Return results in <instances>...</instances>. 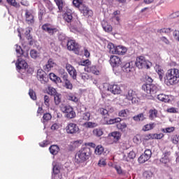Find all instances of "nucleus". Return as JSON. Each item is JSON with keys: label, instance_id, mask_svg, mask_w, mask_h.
Returning <instances> with one entry per match:
<instances>
[{"label": "nucleus", "instance_id": "obj_41", "mask_svg": "<svg viewBox=\"0 0 179 179\" xmlns=\"http://www.w3.org/2000/svg\"><path fill=\"white\" fill-rule=\"evenodd\" d=\"M83 13L84 16H87L89 17V16H92L93 15V11L87 7H84Z\"/></svg>", "mask_w": 179, "mask_h": 179}, {"label": "nucleus", "instance_id": "obj_24", "mask_svg": "<svg viewBox=\"0 0 179 179\" xmlns=\"http://www.w3.org/2000/svg\"><path fill=\"white\" fill-rule=\"evenodd\" d=\"M42 29L45 31H48V33H49V34H54V33H57V29L52 28V27H50V25H48L47 24L43 25L42 26Z\"/></svg>", "mask_w": 179, "mask_h": 179}, {"label": "nucleus", "instance_id": "obj_6", "mask_svg": "<svg viewBox=\"0 0 179 179\" xmlns=\"http://www.w3.org/2000/svg\"><path fill=\"white\" fill-rule=\"evenodd\" d=\"M80 129L79 127H78L77 124L75 123H69L66 127V134H69L70 135H75V134H79Z\"/></svg>", "mask_w": 179, "mask_h": 179}, {"label": "nucleus", "instance_id": "obj_16", "mask_svg": "<svg viewBox=\"0 0 179 179\" xmlns=\"http://www.w3.org/2000/svg\"><path fill=\"white\" fill-rule=\"evenodd\" d=\"M46 74L43 69H38L37 71V78L40 80L41 83H47Z\"/></svg>", "mask_w": 179, "mask_h": 179}, {"label": "nucleus", "instance_id": "obj_34", "mask_svg": "<svg viewBox=\"0 0 179 179\" xmlns=\"http://www.w3.org/2000/svg\"><path fill=\"white\" fill-rule=\"evenodd\" d=\"M67 99L70 100V101H73V103H78V101H79V98L76 96V94H68Z\"/></svg>", "mask_w": 179, "mask_h": 179}, {"label": "nucleus", "instance_id": "obj_37", "mask_svg": "<svg viewBox=\"0 0 179 179\" xmlns=\"http://www.w3.org/2000/svg\"><path fill=\"white\" fill-rule=\"evenodd\" d=\"M155 127H156L155 123L147 124L143 127L142 131H150L151 129H153Z\"/></svg>", "mask_w": 179, "mask_h": 179}, {"label": "nucleus", "instance_id": "obj_60", "mask_svg": "<svg viewBox=\"0 0 179 179\" xmlns=\"http://www.w3.org/2000/svg\"><path fill=\"white\" fill-rule=\"evenodd\" d=\"M173 131H174V127H168V128H166V129H163V131L166 132V134L170 133V132H173Z\"/></svg>", "mask_w": 179, "mask_h": 179}, {"label": "nucleus", "instance_id": "obj_9", "mask_svg": "<svg viewBox=\"0 0 179 179\" xmlns=\"http://www.w3.org/2000/svg\"><path fill=\"white\" fill-rule=\"evenodd\" d=\"M67 48L69 50V51H73L75 54L77 55H79V52L80 51V46L73 40H70L68 41Z\"/></svg>", "mask_w": 179, "mask_h": 179}, {"label": "nucleus", "instance_id": "obj_50", "mask_svg": "<svg viewBox=\"0 0 179 179\" xmlns=\"http://www.w3.org/2000/svg\"><path fill=\"white\" fill-rule=\"evenodd\" d=\"M30 31H31V28H27L25 29V36L27 40H31V36H30Z\"/></svg>", "mask_w": 179, "mask_h": 179}, {"label": "nucleus", "instance_id": "obj_26", "mask_svg": "<svg viewBox=\"0 0 179 179\" xmlns=\"http://www.w3.org/2000/svg\"><path fill=\"white\" fill-rule=\"evenodd\" d=\"M73 19V17L72 16V11L71 10L66 11L64 15V20L65 22H67V23H71Z\"/></svg>", "mask_w": 179, "mask_h": 179}, {"label": "nucleus", "instance_id": "obj_51", "mask_svg": "<svg viewBox=\"0 0 179 179\" xmlns=\"http://www.w3.org/2000/svg\"><path fill=\"white\" fill-rule=\"evenodd\" d=\"M91 64L92 63L89 59H86V60L81 61L79 63V65H81V66H89L90 65H91Z\"/></svg>", "mask_w": 179, "mask_h": 179}, {"label": "nucleus", "instance_id": "obj_8", "mask_svg": "<svg viewBox=\"0 0 179 179\" xmlns=\"http://www.w3.org/2000/svg\"><path fill=\"white\" fill-rule=\"evenodd\" d=\"M143 90L147 92L148 94H156L157 92V87L153 84H144L142 86Z\"/></svg>", "mask_w": 179, "mask_h": 179}, {"label": "nucleus", "instance_id": "obj_35", "mask_svg": "<svg viewBox=\"0 0 179 179\" xmlns=\"http://www.w3.org/2000/svg\"><path fill=\"white\" fill-rule=\"evenodd\" d=\"M92 134L94 136L99 138V136H102L104 132L103 131V129L96 128L92 131Z\"/></svg>", "mask_w": 179, "mask_h": 179}, {"label": "nucleus", "instance_id": "obj_39", "mask_svg": "<svg viewBox=\"0 0 179 179\" xmlns=\"http://www.w3.org/2000/svg\"><path fill=\"white\" fill-rule=\"evenodd\" d=\"M133 120L137 122L144 121L145 120H146V117H145V115H143V113H140L136 116H134Z\"/></svg>", "mask_w": 179, "mask_h": 179}, {"label": "nucleus", "instance_id": "obj_23", "mask_svg": "<svg viewBox=\"0 0 179 179\" xmlns=\"http://www.w3.org/2000/svg\"><path fill=\"white\" fill-rule=\"evenodd\" d=\"M15 51L17 52V57L19 58L20 57H24L25 58L29 57V53H23V50L18 45H15Z\"/></svg>", "mask_w": 179, "mask_h": 179}, {"label": "nucleus", "instance_id": "obj_38", "mask_svg": "<svg viewBox=\"0 0 179 179\" xmlns=\"http://www.w3.org/2000/svg\"><path fill=\"white\" fill-rule=\"evenodd\" d=\"M54 96V101L55 103L56 104V106H59V104L61 103V100L62 99V95H61V94L57 93Z\"/></svg>", "mask_w": 179, "mask_h": 179}, {"label": "nucleus", "instance_id": "obj_62", "mask_svg": "<svg viewBox=\"0 0 179 179\" xmlns=\"http://www.w3.org/2000/svg\"><path fill=\"white\" fill-rule=\"evenodd\" d=\"M73 3L76 6H80V3H82V0H73Z\"/></svg>", "mask_w": 179, "mask_h": 179}, {"label": "nucleus", "instance_id": "obj_57", "mask_svg": "<svg viewBox=\"0 0 179 179\" xmlns=\"http://www.w3.org/2000/svg\"><path fill=\"white\" fill-rule=\"evenodd\" d=\"M51 118H52V116H51V114L50 113H45L43 115V121H50Z\"/></svg>", "mask_w": 179, "mask_h": 179}, {"label": "nucleus", "instance_id": "obj_61", "mask_svg": "<svg viewBox=\"0 0 179 179\" xmlns=\"http://www.w3.org/2000/svg\"><path fill=\"white\" fill-rule=\"evenodd\" d=\"M99 111L102 115H107V114H108V110L103 108H100Z\"/></svg>", "mask_w": 179, "mask_h": 179}, {"label": "nucleus", "instance_id": "obj_56", "mask_svg": "<svg viewBox=\"0 0 179 179\" xmlns=\"http://www.w3.org/2000/svg\"><path fill=\"white\" fill-rule=\"evenodd\" d=\"M83 120H85V121H89V120H90V113L87 112L83 113Z\"/></svg>", "mask_w": 179, "mask_h": 179}, {"label": "nucleus", "instance_id": "obj_45", "mask_svg": "<svg viewBox=\"0 0 179 179\" xmlns=\"http://www.w3.org/2000/svg\"><path fill=\"white\" fill-rule=\"evenodd\" d=\"M47 92L49 94H50V96H55V94H58V92H57V90H55V88H54L51 86L48 87Z\"/></svg>", "mask_w": 179, "mask_h": 179}, {"label": "nucleus", "instance_id": "obj_33", "mask_svg": "<svg viewBox=\"0 0 179 179\" xmlns=\"http://www.w3.org/2000/svg\"><path fill=\"white\" fill-rule=\"evenodd\" d=\"M164 135L163 134H153L147 136L146 139H162Z\"/></svg>", "mask_w": 179, "mask_h": 179}, {"label": "nucleus", "instance_id": "obj_59", "mask_svg": "<svg viewBox=\"0 0 179 179\" xmlns=\"http://www.w3.org/2000/svg\"><path fill=\"white\" fill-rule=\"evenodd\" d=\"M172 142L175 145H177V143H179V136L178 135L174 136L172 138Z\"/></svg>", "mask_w": 179, "mask_h": 179}, {"label": "nucleus", "instance_id": "obj_28", "mask_svg": "<svg viewBox=\"0 0 179 179\" xmlns=\"http://www.w3.org/2000/svg\"><path fill=\"white\" fill-rule=\"evenodd\" d=\"M53 173L54 174L52 176V179H61L59 177V166H53Z\"/></svg>", "mask_w": 179, "mask_h": 179}, {"label": "nucleus", "instance_id": "obj_4", "mask_svg": "<svg viewBox=\"0 0 179 179\" xmlns=\"http://www.w3.org/2000/svg\"><path fill=\"white\" fill-rule=\"evenodd\" d=\"M136 66L138 69H149L152 66V63L145 59V57L141 56L136 58Z\"/></svg>", "mask_w": 179, "mask_h": 179}, {"label": "nucleus", "instance_id": "obj_43", "mask_svg": "<svg viewBox=\"0 0 179 179\" xmlns=\"http://www.w3.org/2000/svg\"><path fill=\"white\" fill-rule=\"evenodd\" d=\"M30 55H31V58H33L34 59H36L37 58H39L40 53L38 52V51H37L36 50H31L30 51Z\"/></svg>", "mask_w": 179, "mask_h": 179}, {"label": "nucleus", "instance_id": "obj_47", "mask_svg": "<svg viewBox=\"0 0 179 179\" xmlns=\"http://www.w3.org/2000/svg\"><path fill=\"white\" fill-rule=\"evenodd\" d=\"M90 72H92L94 75H99V73H100V71H99V69H97L96 66L90 67Z\"/></svg>", "mask_w": 179, "mask_h": 179}, {"label": "nucleus", "instance_id": "obj_40", "mask_svg": "<svg viewBox=\"0 0 179 179\" xmlns=\"http://www.w3.org/2000/svg\"><path fill=\"white\" fill-rule=\"evenodd\" d=\"M149 114L150 120H155L157 117V110L156 109H151L149 111Z\"/></svg>", "mask_w": 179, "mask_h": 179}, {"label": "nucleus", "instance_id": "obj_64", "mask_svg": "<svg viewBox=\"0 0 179 179\" xmlns=\"http://www.w3.org/2000/svg\"><path fill=\"white\" fill-rule=\"evenodd\" d=\"M115 169L117 174H122V169H121V166H115Z\"/></svg>", "mask_w": 179, "mask_h": 179}, {"label": "nucleus", "instance_id": "obj_29", "mask_svg": "<svg viewBox=\"0 0 179 179\" xmlns=\"http://www.w3.org/2000/svg\"><path fill=\"white\" fill-rule=\"evenodd\" d=\"M122 69L124 72H127V73H129V72H131L132 69H134V66H132V62L126 63L123 66Z\"/></svg>", "mask_w": 179, "mask_h": 179}, {"label": "nucleus", "instance_id": "obj_27", "mask_svg": "<svg viewBox=\"0 0 179 179\" xmlns=\"http://www.w3.org/2000/svg\"><path fill=\"white\" fill-rule=\"evenodd\" d=\"M157 99L160 101H164V103H169L170 101V96L164 94H158Z\"/></svg>", "mask_w": 179, "mask_h": 179}, {"label": "nucleus", "instance_id": "obj_36", "mask_svg": "<svg viewBox=\"0 0 179 179\" xmlns=\"http://www.w3.org/2000/svg\"><path fill=\"white\" fill-rule=\"evenodd\" d=\"M103 152H104V148L101 145H97L94 150L95 155L98 156L103 155Z\"/></svg>", "mask_w": 179, "mask_h": 179}, {"label": "nucleus", "instance_id": "obj_20", "mask_svg": "<svg viewBox=\"0 0 179 179\" xmlns=\"http://www.w3.org/2000/svg\"><path fill=\"white\" fill-rule=\"evenodd\" d=\"M17 69H26L27 68V62L20 58L15 64Z\"/></svg>", "mask_w": 179, "mask_h": 179}, {"label": "nucleus", "instance_id": "obj_17", "mask_svg": "<svg viewBox=\"0 0 179 179\" xmlns=\"http://www.w3.org/2000/svg\"><path fill=\"white\" fill-rule=\"evenodd\" d=\"M66 69L69 73L70 76L73 78V79H76V76H77L76 70L75 69V68H73V66H72V65L66 64Z\"/></svg>", "mask_w": 179, "mask_h": 179}, {"label": "nucleus", "instance_id": "obj_46", "mask_svg": "<svg viewBox=\"0 0 179 179\" xmlns=\"http://www.w3.org/2000/svg\"><path fill=\"white\" fill-rule=\"evenodd\" d=\"M128 114H129V110L128 109H123L119 112L118 115L119 117H128Z\"/></svg>", "mask_w": 179, "mask_h": 179}, {"label": "nucleus", "instance_id": "obj_21", "mask_svg": "<svg viewBox=\"0 0 179 179\" xmlns=\"http://www.w3.org/2000/svg\"><path fill=\"white\" fill-rule=\"evenodd\" d=\"M115 122H121V118L117 117L115 119L106 120V117H104V120H102V123L107 125H111L113 124H115Z\"/></svg>", "mask_w": 179, "mask_h": 179}, {"label": "nucleus", "instance_id": "obj_5", "mask_svg": "<svg viewBox=\"0 0 179 179\" xmlns=\"http://www.w3.org/2000/svg\"><path fill=\"white\" fill-rule=\"evenodd\" d=\"M126 99L131 101L132 104H138L139 103V97H138V92L134 90H129L127 94L125 95Z\"/></svg>", "mask_w": 179, "mask_h": 179}, {"label": "nucleus", "instance_id": "obj_10", "mask_svg": "<svg viewBox=\"0 0 179 179\" xmlns=\"http://www.w3.org/2000/svg\"><path fill=\"white\" fill-rule=\"evenodd\" d=\"M62 111L65 114V117H66V118H75L76 116L75 111H73V108L69 106H66L62 108Z\"/></svg>", "mask_w": 179, "mask_h": 179}, {"label": "nucleus", "instance_id": "obj_15", "mask_svg": "<svg viewBox=\"0 0 179 179\" xmlns=\"http://www.w3.org/2000/svg\"><path fill=\"white\" fill-rule=\"evenodd\" d=\"M110 64L113 68L120 66L122 64L121 58L118 56L111 55L110 57Z\"/></svg>", "mask_w": 179, "mask_h": 179}, {"label": "nucleus", "instance_id": "obj_1", "mask_svg": "<svg viewBox=\"0 0 179 179\" xmlns=\"http://www.w3.org/2000/svg\"><path fill=\"white\" fill-rule=\"evenodd\" d=\"M164 80L166 85H177L179 82V70L178 69H169L164 77Z\"/></svg>", "mask_w": 179, "mask_h": 179}, {"label": "nucleus", "instance_id": "obj_25", "mask_svg": "<svg viewBox=\"0 0 179 179\" xmlns=\"http://www.w3.org/2000/svg\"><path fill=\"white\" fill-rule=\"evenodd\" d=\"M56 64L54 62V61L52 60V59H50L48 61V63L45 64V71H47L48 72L51 71L52 68H55V66H56Z\"/></svg>", "mask_w": 179, "mask_h": 179}, {"label": "nucleus", "instance_id": "obj_48", "mask_svg": "<svg viewBox=\"0 0 179 179\" xmlns=\"http://www.w3.org/2000/svg\"><path fill=\"white\" fill-rule=\"evenodd\" d=\"M106 159L104 158H101V159H99V162H98V166L99 167H106V166H107V162H106Z\"/></svg>", "mask_w": 179, "mask_h": 179}, {"label": "nucleus", "instance_id": "obj_7", "mask_svg": "<svg viewBox=\"0 0 179 179\" xmlns=\"http://www.w3.org/2000/svg\"><path fill=\"white\" fill-rule=\"evenodd\" d=\"M121 138V133L119 131H113L108 135V142L110 144L116 143Z\"/></svg>", "mask_w": 179, "mask_h": 179}, {"label": "nucleus", "instance_id": "obj_52", "mask_svg": "<svg viewBox=\"0 0 179 179\" xmlns=\"http://www.w3.org/2000/svg\"><path fill=\"white\" fill-rule=\"evenodd\" d=\"M43 100L45 106L48 108L50 107V96H48V95H45Z\"/></svg>", "mask_w": 179, "mask_h": 179}, {"label": "nucleus", "instance_id": "obj_32", "mask_svg": "<svg viewBox=\"0 0 179 179\" xmlns=\"http://www.w3.org/2000/svg\"><path fill=\"white\" fill-rule=\"evenodd\" d=\"M49 150L51 155H58V152H59V147L57 145H52L50 147Z\"/></svg>", "mask_w": 179, "mask_h": 179}, {"label": "nucleus", "instance_id": "obj_11", "mask_svg": "<svg viewBox=\"0 0 179 179\" xmlns=\"http://www.w3.org/2000/svg\"><path fill=\"white\" fill-rule=\"evenodd\" d=\"M108 92H111L113 94H121L122 93V90H121V86L118 85H110L108 86Z\"/></svg>", "mask_w": 179, "mask_h": 179}, {"label": "nucleus", "instance_id": "obj_19", "mask_svg": "<svg viewBox=\"0 0 179 179\" xmlns=\"http://www.w3.org/2000/svg\"><path fill=\"white\" fill-rule=\"evenodd\" d=\"M135 157H136V154L135 153V152L130 151L129 153L123 156V161L131 162L134 160Z\"/></svg>", "mask_w": 179, "mask_h": 179}, {"label": "nucleus", "instance_id": "obj_54", "mask_svg": "<svg viewBox=\"0 0 179 179\" xmlns=\"http://www.w3.org/2000/svg\"><path fill=\"white\" fill-rule=\"evenodd\" d=\"M29 95L30 96V98L32 100H36L37 96H36V92H34V91H33V90H29Z\"/></svg>", "mask_w": 179, "mask_h": 179}, {"label": "nucleus", "instance_id": "obj_58", "mask_svg": "<svg viewBox=\"0 0 179 179\" xmlns=\"http://www.w3.org/2000/svg\"><path fill=\"white\" fill-rule=\"evenodd\" d=\"M168 113H179V109L177 108H169L167 109Z\"/></svg>", "mask_w": 179, "mask_h": 179}, {"label": "nucleus", "instance_id": "obj_3", "mask_svg": "<svg viewBox=\"0 0 179 179\" xmlns=\"http://www.w3.org/2000/svg\"><path fill=\"white\" fill-rule=\"evenodd\" d=\"M110 54H116L117 55H124L127 52V48L122 45L115 46L113 43H109L107 45Z\"/></svg>", "mask_w": 179, "mask_h": 179}, {"label": "nucleus", "instance_id": "obj_18", "mask_svg": "<svg viewBox=\"0 0 179 179\" xmlns=\"http://www.w3.org/2000/svg\"><path fill=\"white\" fill-rule=\"evenodd\" d=\"M154 69L157 73L160 80H163V76H164V70L162 66L157 64L155 66Z\"/></svg>", "mask_w": 179, "mask_h": 179}, {"label": "nucleus", "instance_id": "obj_42", "mask_svg": "<svg viewBox=\"0 0 179 179\" xmlns=\"http://www.w3.org/2000/svg\"><path fill=\"white\" fill-rule=\"evenodd\" d=\"M64 79L65 80V87L66 89H69L70 90H72V88L73 86L72 85V83H71V81H69L68 79H66V76H64Z\"/></svg>", "mask_w": 179, "mask_h": 179}, {"label": "nucleus", "instance_id": "obj_31", "mask_svg": "<svg viewBox=\"0 0 179 179\" xmlns=\"http://www.w3.org/2000/svg\"><path fill=\"white\" fill-rule=\"evenodd\" d=\"M49 78L50 80H52V82H55V83H61L62 82L61 78L57 76L54 73H50L49 74Z\"/></svg>", "mask_w": 179, "mask_h": 179}, {"label": "nucleus", "instance_id": "obj_53", "mask_svg": "<svg viewBox=\"0 0 179 179\" xmlns=\"http://www.w3.org/2000/svg\"><path fill=\"white\" fill-rule=\"evenodd\" d=\"M81 76V79H83V80H89V79H90V78H92L89 74L86 73H82L80 74Z\"/></svg>", "mask_w": 179, "mask_h": 179}, {"label": "nucleus", "instance_id": "obj_63", "mask_svg": "<svg viewBox=\"0 0 179 179\" xmlns=\"http://www.w3.org/2000/svg\"><path fill=\"white\" fill-rule=\"evenodd\" d=\"M8 3H10V5H12L13 6H16L17 5V3H16V0H6Z\"/></svg>", "mask_w": 179, "mask_h": 179}, {"label": "nucleus", "instance_id": "obj_44", "mask_svg": "<svg viewBox=\"0 0 179 179\" xmlns=\"http://www.w3.org/2000/svg\"><path fill=\"white\" fill-rule=\"evenodd\" d=\"M83 127H85V128H96V127H97V123L87 122L83 124Z\"/></svg>", "mask_w": 179, "mask_h": 179}, {"label": "nucleus", "instance_id": "obj_49", "mask_svg": "<svg viewBox=\"0 0 179 179\" xmlns=\"http://www.w3.org/2000/svg\"><path fill=\"white\" fill-rule=\"evenodd\" d=\"M55 2L58 6L59 10H62V7L64 6V1L62 0H55Z\"/></svg>", "mask_w": 179, "mask_h": 179}, {"label": "nucleus", "instance_id": "obj_13", "mask_svg": "<svg viewBox=\"0 0 179 179\" xmlns=\"http://www.w3.org/2000/svg\"><path fill=\"white\" fill-rule=\"evenodd\" d=\"M152 156V151L150 150H145L144 154L141 155L138 158L139 163H145L150 159Z\"/></svg>", "mask_w": 179, "mask_h": 179}, {"label": "nucleus", "instance_id": "obj_30", "mask_svg": "<svg viewBox=\"0 0 179 179\" xmlns=\"http://www.w3.org/2000/svg\"><path fill=\"white\" fill-rule=\"evenodd\" d=\"M117 129L121 131V132H125L127 131V128H128V124L125 122H119L116 125Z\"/></svg>", "mask_w": 179, "mask_h": 179}, {"label": "nucleus", "instance_id": "obj_14", "mask_svg": "<svg viewBox=\"0 0 179 179\" xmlns=\"http://www.w3.org/2000/svg\"><path fill=\"white\" fill-rule=\"evenodd\" d=\"M25 20L28 24H34V15L31 10H25Z\"/></svg>", "mask_w": 179, "mask_h": 179}, {"label": "nucleus", "instance_id": "obj_22", "mask_svg": "<svg viewBox=\"0 0 179 179\" xmlns=\"http://www.w3.org/2000/svg\"><path fill=\"white\" fill-rule=\"evenodd\" d=\"M101 24H102L103 29L106 33H111V31H113V27L110 24H108V22H107L105 20L102 21Z\"/></svg>", "mask_w": 179, "mask_h": 179}, {"label": "nucleus", "instance_id": "obj_12", "mask_svg": "<svg viewBox=\"0 0 179 179\" xmlns=\"http://www.w3.org/2000/svg\"><path fill=\"white\" fill-rule=\"evenodd\" d=\"M171 153L170 152H166L162 155V158L160 159V163L164 164L165 166H169V163L171 162Z\"/></svg>", "mask_w": 179, "mask_h": 179}, {"label": "nucleus", "instance_id": "obj_55", "mask_svg": "<svg viewBox=\"0 0 179 179\" xmlns=\"http://www.w3.org/2000/svg\"><path fill=\"white\" fill-rule=\"evenodd\" d=\"M38 8H39V15H41V16H43V15L45 13V8H44V6H43V5L41 4L38 6Z\"/></svg>", "mask_w": 179, "mask_h": 179}, {"label": "nucleus", "instance_id": "obj_2", "mask_svg": "<svg viewBox=\"0 0 179 179\" xmlns=\"http://www.w3.org/2000/svg\"><path fill=\"white\" fill-rule=\"evenodd\" d=\"M92 155V151L89 148H84L78 151L75 156L76 163H83L86 160H89V157Z\"/></svg>", "mask_w": 179, "mask_h": 179}]
</instances>
